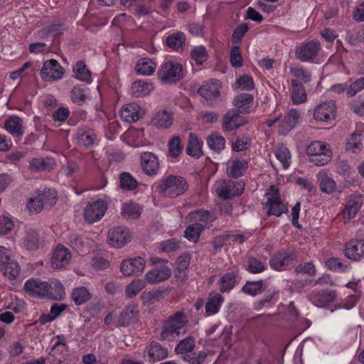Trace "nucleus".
Instances as JSON below:
<instances>
[{"label":"nucleus","mask_w":364,"mask_h":364,"mask_svg":"<svg viewBox=\"0 0 364 364\" xmlns=\"http://www.w3.org/2000/svg\"><path fill=\"white\" fill-rule=\"evenodd\" d=\"M188 320L183 311H177L164 321L160 338L164 341H173L186 330Z\"/></svg>","instance_id":"f257e3e1"},{"label":"nucleus","mask_w":364,"mask_h":364,"mask_svg":"<svg viewBox=\"0 0 364 364\" xmlns=\"http://www.w3.org/2000/svg\"><path fill=\"white\" fill-rule=\"evenodd\" d=\"M158 192L162 196L175 198L183 195L188 188L186 180L180 176L168 175L156 183Z\"/></svg>","instance_id":"f03ea898"},{"label":"nucleus","mask_w":364,"mask_h":364,"mask_svg":"<svg viewBox=\"0 0 364 364\" xmlns=\"http://www.w3.org/2000/svg\"><path fill=\"white\" fill-rule=\"evenodd\" d=\"M309 160L315 166L327 164L332 158V151L328 145L321 141L310 143L306 148Z\"/></svg>","instance_id":"7ed1b4c3"},{"label":"nucleus","mask_w":364,"mask_h":364,"mask_svg":"<svg viewBox=\"0 0 364 364\" xmlns=\"http://www.w3.org/2000/svg\"><path fill=\"white\" fill-rule=\"evenodd\" d=\"M215 191L220 198L231 199L241 196L245 190L242 181L219 180L215 184Z\"/></svg>","instance_id":"20e7f679"},{"label":"nucleus","mask_w":364,"mask_h":364,"mask_svg":"<svg viewBox=\"0 0 364 364\" xmlns=\"http://www.w3.org/2000/svg\"><path fill=\"white\" fill-rule=\"evenodd\" d=\"M266 196L267 201L264 205L268 208L267 216L280 217L282 214L289 212L287 205L282 202L279 190L275 186H270L266 193Z\"/></svg>","instance_id":"39448f33"},{"label":"nucleus","mask_w":364,"mask_h":364,"mask_svg":"<svg viewBox=\"0 0 364 364\" xmlns=\"http://www.w3.org/2000/svg\"><path fill=\"white\" fill-rule=\"evenodd\" d=\"M10 249L0 245V272L10 280L16 279L20 274L21 267L10 258Z\"/></svg>","instance_id":"423d86ee"},{"label":"nucleus","mask_w":364,"mask_h":364,"mask_svg":"<svg viewBox=\"0 0 364 364\" xmlns=\"http://www.w3.org/2000/svg\"><path fill=\"white\" fill-rule=\"evenodd\" d=\"M321 44L316 40H309L297 46L295 55L301 62L313 63L318 58L321 50Z\"/></svg>","instance_id":"0eeeda50"},{"label":"nucleus","mask_w":364,"mask_h":364,"mask_svg":"<svg viewBox=\"0 0 364 364\" xmlns=\"http://www.w3.org/2000/svg\"><path fill=\"white\" fill-rule=\"evenodd\" d=\"M159 77L165 83L175 82L183 77L181 64L171 60L164 63L159 71Z\"/></svg>","instance_id":"6e6552de"},{"label":"nucleus","mask_w":364,"mask_h":364,"mask_svg":"<svg viewBox=\"0 0 364 364\" xmlns=\"http://www.w3.org/2000/svg\"><path fill=\"white\" fill-rule=\"evenodd\" d=\"M108 208L107 203L102 199L93 200L88 203L84 210V218L88 223L100 220Z\"/></svg>","instance_id":"1a4fd4ad"},{"label":"nucleus","mask_w":364,"mask_h":364,"mask_svg":"<svg viewBox=\"0 0 364 364\" xmlns=\"http://www.w3.org/2000/svg\"><path fill=\"white\" fill-rule=\"evenodd\" d=\"M295 259L294 253L282 248L271 256L269 264L272 269L282 272L287 270Z\"/></svg>","instance_id":"9d476101"},{"label":"nucleus","mask_w":364,"mask_h":364,"mask_svg":"<svg viewBox=\"0 0 364 364\" xmlns=\"http://www.w3.org/2000/svg\"><path fill=\"white\" fill-rule=\"evenodd\" d=\"M141 166L143 173L149 176L154 177L159 174L160 164L158 156L149 151H144L140 156Z\"/></svg>","instance_id":"9b49d317"},{"label":"nucleus","mask_w":364,"mask_h":364,"mask_svg":"<svg viewBox=\"0 0 364 364\" xmlns=\"http://www.w3.org/2000/svg\"><path fill=\"white\" fill-rule=\"evenodd\" d=\"M65 70L55 59L46 60L41 70L40 75L44 80H57L63 77Z\"/></svg>","instance_id":"f8f14e48"},{"label":"nucleus","mask_w":364,"mask_h":364,"mask_svg":"<svg viewBox=\"0 0 364 364\" xmlns=\"http://www.w3.org/2000/svg\"><path fill=\"white\" fill-rule=\"evenodd\" d=\"M345 257L350 260L358 262L364 258V240L352 239L345 243L343 250Z\"/></svg>","instance_id":"ddd939ff"},{"label":"nucleus","mask_w":364,"mask_h":364,"mask_svg":"<svg viewBox=\"0 0 364 364\" xmlns=\"http://www.w3.org/2000/svg\"><path fill=\"white\" fill-rule=\"evenodd\" d=\"M220 81L211 79L204 82L198 89V92L209 105H213L220 97Z\"/></svg>","instance_id":"4468645a"},{"label":"nucleus","mask_w":364,"mask_h":364,"mask_svg":"<svg viewBox=\"0 0 364 364\" xmlns=\"http://www.w3.org/2000/svg\"><path fill=\"white\" fill-rule=\"evenodd\" d=\"M130 241L131 235L127 228L117 226L109 231L108 242L112 247L121 248Z\"/></svg>","instance_id":"2eb2a0df"},{"label":"nucleus","mask_w":364,"mask_h":364,"mask_svg":"<svg viewBox=\"0 0 364 364\" xmlns=\"http://www.w3.org/2000/svg\"><path fill=\"white\" fill-rule=\"evenodd\" d=\"M168 355L167 348L164 347L159 342L151 341L146 347L144 357L147 362L154 363L166 358Z\"/></svg>","instance_id":"dca6fc26"},{"label":"nucleus","mask_w":364,"mask_h":364,"mask_svg":"<svg viewBox=\"0 0 364 364\" xmlns=\"http://www.w3.org/2000/svg\"><path fill=\"white\" fill-rule=\"evenodd\" d=\"M70 259L71 253L69 249L62 245H58L53 252L51 266L56 269H65L70 264Z\"/></svg>","instance_id":"f3484780"},{"label":"nucleus","mask_w":364,"mask_h":364,"mask_svg":"<svg viewBox=\"0 0 364 364\" xmlns=\"http://www.w3.org/2000/svg\"><path fill=\"white\" fill-rule=\"evenodd\" d=\"M47 288L48 282L38 278L29 279L23 285V289L27 294L38 298L46 299Z\"/></svg>","instance_id":"a211bd4d"},{"label":"nucleus","mask_w":364,"mask_h":364,"mask_svg":"<svg viewBox=\"0 0 364 364\" xmlns=\"http://www.w3.org/2000/svg\"><path fill=\"white\" fill-rule=\"evenodd\" d=\"M237 271H231L223 274L217 282L220 293H230L240 282Z\"/></svg>","instance_id":"6ab92c4d"},{"label":"nucleus","mask_w":364,"mask_h":364,"mask_svg":"<svg viewBox=\"0 0 364 364\" xmlns=\"http://www.w3.org/2000/svg\"><path fill=\"white\" fill-rule=\"evenodd\" d=\"M336 112L335 102L333 100L325 101L316 107L314 117L317 121H328L334 118Z\"/></svg>","instance_id":"aec40b11"},{"label":"nucleus","mask_w":364,"mask_h":364,"mask_svg":"<svg viewBox=\"0 0 364 364\" xmlns=\"http://www.w3.org/2000/svg\"><path fill=\"white\" fill-rule=\"evenodd\" d=\"M145 267V260L141 257H136L133 259L124 260L121 263V272L124 276L139 275Z\"/></svg>","instance_id":"412c9836"},{"label":"nucleus","mask_w":364,"mask_h":364,"mask_svg":"<svg viewBox=\"0 0 364 364\" xmlns=\"http://www.w3.org/2000/svg\"><path fill=\"white\" fill-rule=\"evenodd\" d=\"M336 293L331 289L314 291L309 295L310 301L318 307H326L334 301Z\"/></svg>","instance_id":"4be33fe9"},{"label":"nucleus","mask_w":364,"mask_h":364,"mask_svg":"<svg viewBox=\"0 0 364 364\" xmlns=\"http://www.w3.org/2000/svg\"><path fill=\"white\" fill-rule=\"evenodd\" d=\"M226 172L232 178H239L243 176L247 168L248 162L246 159L241 157H232L227 162Z\"/></svg>","instance_id":"5701e85b"},{"label":"nucleus","mask_w":364,"mask_h":364,"mask_svg":"<svg viewBox=\"0 0 364 364\" xmlns=\"http://www.w3.org/2000/svg\"><path fill=\"white\" fill-rule=\"evenodd\" d=\"M244 123L243 117L234 109L228 110L223 117L222 127L225 132L237 129Z\"/></svg>","instance_id":"b1692460"},{"label":"nucleus","mask_w":364,"mask_h":364,"mask_svg":"<svg viewBox=\"0 0 364 364\" xmlns=\"http://www.w3.org/2000/svg\"><path fill=\"white\" fill-rule=\"evenodd\" d=\"M299 112L296 109H290L284 119L279 122V134H287L298 123Z\"/></svg>","instance_id":"393cba45"},{"label":"nucleus","mask_w":364,"mask_h":364,"mask_svg":"<svg viewBox=\"0 0 364 364\" xmlns=\"http://www.w3.org/2000/svg\"><path fill=\"white\" fill-rule=\"evenodd\" d=\"M224 301L225 298L220 294L215 291L210 292L205 305L206 316H211L217 314L220 311Z\"/></svg>","instance_id":"a878e982"},{"label":"nucleus","mask_w":364,"mask_h":364,"mask_svg":"<svg viewBox=\"0 0 364 364\" xmlns=\"http://www.w3.org/2000/svg\"><path fill=\"white\" fill-rule=\"evenodd\" d=\"M120 114L123 121L133 123L141 117V109L136 103L127 104L122 107Z\"/></svg>","instance_id":"bb28decb"},{"label":"nucleus","mask_w":364,"mask_h":364,"mask_svg":"<svg viewBox=\"0 0 364 364\" xmlns=\"http://www.w3.org/2000/svg\"><path fill=\"white\" fill-rule=\"evenodd\" d=\"M4 128L14 136H21L24 134L22 119L17 115H10L4 122Z\"/></svg>","instance_id":"cd10ccee"},{"label":"nucleus","mask_w":364,"mask_h":364,"mask_svg":"<svg viewBox=\"0 0 364 364\" xmlns=\"http://www.w3.org/2000/svg\"><path fill=\"white\" fill-rule=\"evenodd\" d=\"M154 88V83L151 80H138L132 84L130 92L134 97H141L148 95Z\"/></svg>","instance_id":"c85d7f7f"},{"label":"nucleus","mask_w":364,"mask_h":364,"mask_svg":"<svg viewBox=\"0 0 364 364\" xmlns=\"http://www.w3.org/2000/svg\"><path fill=\"white\" fill-rule=\"evenodd\" d=\"M171 276L169 267L163 266L149 271L146 275V280L151 284H156L167 280Z\"/></svg>","instance_id":"c756f323"},{"label":"nucleus","mask_w":364,"mask_h":364,"mask_svg":"<svg viewBox=\"0 0 364 364\" xmlns=\"http://www.w3.org/2000/svg\"><path fill=\"white\" fill-rule=\"evenodd\" d=\"M74 77L82 82L90 84L92 82V72L82 60L77 61L73 66Z\"/></svg>","instance_id":"7c9ffc66"},{"label":"nucleus","mask_w":364,"mask_h":364,"mask_svg":"<svg viewBox=\"0 0 364 364\" xmlns=\"http://www.w3.org/2000/svg\"><path fill=\"white\" fill-rule=\"evenodd\" d=\"M186 35L181 31H178L168 36L166 38V46L173 51H183L186 44Z\"/></svg>","instance_id":"2f4dec72"},{"label":"nucleus","mask_w":364,"mask_h":364,"mask_svg":"<svg viewBox=\"0 0 364 364\" xmlns=\"http://www.w3.org/2000/svg\"><path fill=\"white\" fill-rule=\"evenodd\" d=\"M173 117L171 112L162 110L157 112L152 118V124L159 129H168L173 124Z\"/></svg>","instance_id":"473e14b6"},{"label":"nucleus","mask_w":364,"mask_h":364,"mask_svg":"<svg viewBox=\"0 0 364 364\" xmlns=\"http://www.w3.org/2000/svg\"><path fill=\"white\" fill-rule=\"evenodd\" d=\"M76 140L79 145L90 147L95 142L96 134L92 129L80 127L77 132Z\"/></svg>","instance_id":"72a5a7b5"},{"label":"nucleus","mask_w":364,"mask_h":364,"mask_svg":"<svg viewBox=\"0 0 364 364\" xmlns=\"http://www.w3.org/2000/svg\"><path fill=\"white\" fill-rule=\"evenodd\" d=\"M317 180L319 183V188L321 192L327 194H331L336 190V183L324 171H321L317 173Z\"/></svg>","instance_id":"f704fd0d"},{"label":"nucleus","mask_w":364,"mask_h":364,"mask_svg":"<svg viewBox=\"0 0 364 364\" xmlns=\"http://www.w3.org/2000/svg\"><path fill=\"white\" fill-rule=\"evenodd\" d=\"M65 296V288L58 279L48 282L46 299L51 300H62Z\"/></svg>","instance_id":"c9c22d12"},{"label":"nucleus","mask_w":364,"mask_h":364,"mask_svg":"<svg viewBox=\"0 0 364 364\" xmlns=\"http://www.w3.org/2000/svg\"><path fill=\"white\" fill-rule=\"evenodd\" d=\"M291 87L293 104L297 105L304 102L306 100V94L302 82L296 79H293L291 81Z\"/></svg>","instance_id":"e433bc0d"},{"label":"nucleus","mask_w":364,"mask_h":364,"mask_svg":"<svg viewBox=\"0 0 364 364\" xmlns=\"http://www.w3.org/2000/svg\"><path fill=\"white\" fill-rule=\"evenodd\" d=\"M253 96L248 93H240L234 99V105L239 113H249L252 105Z\"/></svg>","instance_id":"4c0bfd02"},{"label":"nucleus","mask_w":364,"mask_h":364,"mask_svg":"<svg viewBox=\"0 0 364 364\" xmlns=\"http://www.w3.org/2000/svg\"><path fill=\"white\" fill-rule=\"evenodd\" d=\"M156 62L149 58H140L136 65V73L144 76L151 75L156 70Z\"/></svg>","instance_id":"58836bf2"},{"label":"nucleus","mask_w":364,"mask_h":364,"mask_svg":"<svg viewBox=\"0 0 364 364\" xmlns=\"http://www.w3.org/2000/svg\"><path fill=\"white\" fill-rule=\"evenodd\" d=\"M363 205V200L357 197L350 198L346 203L343 210L345 219H353Z\"/></svg>","instance_id":"ea45409f"},{"label":"nucleus","mask_w":364,"mask_h":364,"mask_svg":"<svg viewBox=\"0 0 364 364\" xmlns=\"http://www.w3.org/2000/svg\"><path fill=\"white\" fill-rule=\"evenodd\" d=\"M68 244L79 254H85L89 252L87 247L89 242L87 239L77 234H71L68 237Z\"/></svg>","instance_id":"a19ab883"},{"label":"nucleus","mask_w":364,"mask_h":364,"mask_svg":"<svg viewBox=\"0 0 364 364\" xmlns=\"http://www.w3.org/2000/svg\"><path fill=\"white\" fill-rule=\"evenodd\" d=\"M202 145L203 143L199 141L198 136L195 134L191 133L186 150V154L189 156L199 158L203 154Z\"/></svg>","instance_id":"79ce46f5"},{"label":"nucleus","mask_w":364,"mask_h":364,"mask_svg":"<svg viewBox=\"0 0 364 364\" xmlns=\"http://www.w3.org/2000/svg\"><path fill=\"white\" fill-rule=\"evenodd\" d=\"M137 313L138 311L136 306L132 305L127 306L125 309L121 312L117 319L118 326L122 327L129 326L131 323L133 322V320L136 318Z\"/></svg>","instance_id":"37998d69"},{"label":"nucleus","mask_w":364,"mask_h":364,"mask_svg":"<svg viewBox=\"0 0 364 364\" xmlns=\"http://www.w3.org/2000/svg\"><path fill=\"white\" fill-rule=\"evenodd\" d=\"M54 161L51 158H33L29 162V167L34 171H50L53 168Z\"/></svg>","instance_id":"c03bdc74"},{"label":"nucleus","mask_w":364,"mask_h":364,"mask_svg":"<svg viewBox=\"0 0 364 364\" xmlns=\"http://www.w3.org/2000/svg\"><path fill=\"white\" fill-rule=\"evenodd\" d=\"M205 230V225L200 223H193L188 225L184 231V237L190 242H197L201 233Z\"/></svg>","instance_id":"a18cd8bd"},{"label":"nucleus","mask_w":364,"mask_h":364,"mask_svg":"<svg viewBox=\"0 0 364 364\" xmlns=\"http://www.w3.org/2000/svg\"><path fill=\"white\" fill-rule=\"evenodd\" d=\"M189 217L195 223H200L205 226L213 223L215 218L210 211L204 209H198L189 213Z\"/></svg>","instance_id":"49530a36"},{"label":"nucleus","mask_w":364,"mask_h":364,"mask_svg":"<svg viewBox=\"0 0 364 364\" xmlns=\"http://www.w3.org/2000/svg\"><path fill=\"white\" fill-rule=\"evenodd\" d=\"M51 342H54L50 353V355H63L68 348L67 339L63 334H60L54 336Z\"/></svg>","instance_id":"de8ad7c7"},{"label":"nucleus","mask_w":364,"mask_h":364,"mask_svg":"<svg viewBox=\"0 0 364 364\" xmlns=\"http://www.w3.org/2000/svg\"><path fill=\"white\" fill-rule=\"evenodd\" d=\"M360 281L358 282H350L346 284V287L351 289L353 291V294L348 296V300L343 302V306L346 309H350L358 301L360 296V291L358 290Z\"/></svg>","instance_id":"09e8293b"},{"label":"nucleus","mask_w":364,"mask_h":364,"mask_svg":"<svg viewBox=\"0 0 364 364\" xmlns=\"http://www.w3.org/2000/svg\"><path fill=\"white\" fill-rule=\"evenodd\" d=\"M325 267L333 272L345 273L350 269V266L338 257H330L325 261Z\"/></svg>","instance_id":"8fccbe9b"},{"label":"nucleus","mask_w":364,"mask_h":364,"mask_svg":"<svg viewBox=\"0 0 364 364\" xmlns=\"http://www.w3.org/2000/svg\"><path fill=\"white\" fill-rule=\"evenodd\" d=\"M65 31V26L63 23L61 22H53L50 23L46 26H44L41 31L40 33L43 36L48 37H57L59 35L62 34Z\"/></svg>","instance_id":"3c124183"},{"label":"nucleus","mask_w":364,"mask_h":364,"mask_svg":"<svg viewBox=\"0 0 364 364\" xmlns=\"http://www.w3.org/2000/svg\"><path fill=\"white\" fill-rule=\"evenodd\" d=\"M141 213V208L139 204L129 202L123 204L122 208V214L124 217L129 219H136Z\"/></svg>","instance_id":"603ef678"},{"label":"nucleus","mask_w":364,"mask_h":364,"mask_svg":"<svg viewBox=\"0 0 364 364\" xmlns=\"http://www.w3.org/2000/svg\"><path fill=\"white\" fill-rule=\"evenodd\" d=\"M363 148V136L359 133H353L346 144V149L348 151L353 154L359 153Z\"/></svg>","instance_id":"864d4df0"},{"label":"nucleus","mask_w":364,"mask_h":364,"mask_svg":"<svg viewBox=\"0 0 364 364\" xmlns=\"http://www.w3.org/2000/svg\"><path fill=\"white\" fill-rule=\"evenodd\" d=\"M208 147L216 152H220L225 149V139L219 134H211L207 137Z\"/></svg>","instance_id":"5fc2aeb1"},{"label":"nucleus","mask_w":364,"mask_h":364,"mask_svg":"<svg viewBox=\"0 0 364 364\" xmlns=\"http://www.w3.org/2000/svg\"><path fill=\"white\" fill-rule=\"evenodd\" d=\"M71 298L77 306L87 301L91 298V294L85 287H80L74 289L71 294Z\"/></svg>","instance_id":"6e6d98bb"},{"label":"nucleus","mask_w":364,"mask_h":364,"mask_svg":"<svg viewBox=\"0 0 364 364\" xmlns=\"http://www.w3.org/2000/svg\"><path fill=\"white\" fill-rule=\"evenodd\" d=\"M165 291L163 289H153L144 291L141 295L144 304H154L160 301L164 296Z\"/></svg>","instance_id":"4d7b16f0"},{"label":"nucleus","mask_w":364,"mask_h":364,"mask_svg":"<svg viewBox=\"0 0 364 364\" xmlns=\"http://www.w3.org/2000/svg\"><path fill=\"white\" fill-rule=\"evenodd\" d=\"M190 55L197 65H202L208 59L207 49L203 46H198L193 48Z\"/></svg>","instance_id":"13d9d810"},{"label":"nucleus","mask_w":364,"mask_h":364,"mask_svg":"<svg viewBox=\"0 0 364 364\" xmlns=\"http://www.w3.org/2000/svg\"><path fill=\"white\" fill-rule=\"evenodd\" d=\"M87 92L88 88L85 85H75L71 90V100L74 103L80 105L85 101Z\"/></svg>","instance_id":"bf43d9fd"},{"label":"nucleus","mask_w":364,"mask_h":364,"mask_svg":"<svg viewBox=\"0 0 364 364\" xmlns=\"http://www.w3.org/2000/svg\"><path fill=\"white\" fill-rule=\"evenodd\" d=\"M264 290V284L262 280L248 281L242 287V291L245 294L250 296H256Z\"/></svg>","instance_id":"052dcab7"},{"label":"nucleus","mask_w":364,"mask_h":364,"mask_svg":"<svg viewBox=\"0 0 364 364\" xmlns=\"http://www.w3.org/2000/svg\"><path fill=\"white\" fill-rule=\"evenodd\" d=\"M247 270L252 274H259L267 269V265L265 262L255 257H250L247 261Z\"/></svg>","instance_id":"680f3d73"},{"label":"nucleus","mask_w":364,"mask_h":364,"mask_svg":"<svg viewBox=\"0 0 364 364\" xmlns=\"http://www.w3.org/2000/svg\"><path fill=\"white\" fill-rule=\"evenodd\" d=\"M120 186L127 191L135 190L138 186L136 179L129 173L123 172L120 174Z\"/></svg>","instance_id":"e2e57ef3"},{"label":"nucleus","mask_w":364,"mask_h":364,"mask_svg":"<svg viewBox=\"0 0 364 364\" xmlns=\"http://www.w3.org/2000/svg\"><path fill=\"white\" fill-rule=\"evenodd\" d=\"M146 286L144 281L141 279L134 280L129 284L125 289V295L127 298L132 299L135 297Z\"/></svg>","instance_id":"0e129e2a"},{"label":"nucleus","mask_w":364,"mask_h":364,"mask_svg":"<svg viewBox=\"0 0 364 364\" xmlns=\"http://www.w3.org/2000/svg\"><path fill=\"white\" fill-rule=\"evenodd\" d=\"M194 347L195 339L190 336L180 341L175 348V351L177 354L191 353Z\"/></svg>","instance_id":"69168bd1"},{"label":"nucleus","mask_w":364,"mask_h":364,"mask_svg":"<svg viewBox=\"0 0 364 364\" xmlns=\"http://www.w3.org/2000/svg\"><path fill=\"white\" fill-rule=\"evenodd\" d=\"M276 158L282 163L284 169H287L291 164V154L289 150L284 146L278 147L275 151Z\"/></svg>","instance_id":"338daca9"},{"label":"nucleus","mask_w":364,"mask_h":364,"mask_svg":"<svg viewBox=\"0 0 364 364\" xmlns=\"http://www.w3.org/2000/svg\"><path fill=\"white\" fill-rule=\"evenodd\" d=\"M207 353L205 351L191 352L189 354L185 355L183 358L185 361L189 364H204L206 358Z\"/></svg>","instance_id":"774afa93"}]
</instances>
